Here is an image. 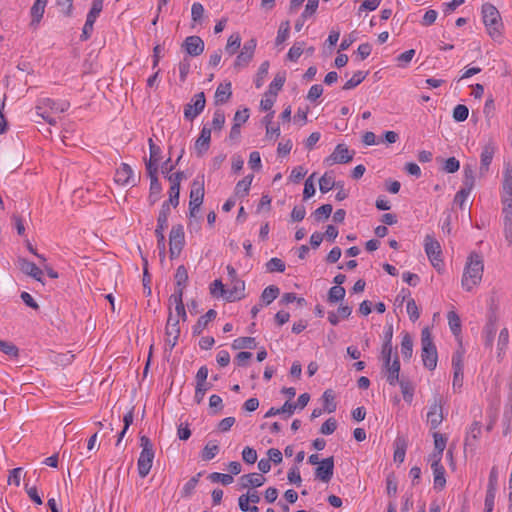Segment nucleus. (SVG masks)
Wrapping results in <instances>:
<instances>
[{"instance_id": "1", "label": "nucleus", "mask_w": 512, "mask_h": 512, "mask_svg": "<svg viewBox=\"0 0 512 512\" xmlns=\"http://www.w3.org/2000/svg\"><path fill=\"white\" fill-rule=\"evenodd\" d=\"M484 271L482 257L477 253H471L464 268L461 285L471 291L475 286L479 285Z\"/></svg>"}, {"instance_id": "2", "label": "nucleus", "mask_w": 512, "mask_h": 512, "mask_svg": "<svg viewBox=\"0 0 512 512\" xmlns=\"http://www.w3.org/2000/svg\"><path fill=\"white\" fill-rule=\"evenodd\" d=\"M422 361L423 365L429 370H434L437 366L438 355L433 343L429 328H424L421 332Z\"/></svg>"}, {"instance_id": "3", "label": "nucleus", "mask_w": 512, "mask_h": 512, "mask_svg": "<svg viewBox=\"0 0 512 512\" xmlns=\"http://www.w3.org/2000/svg\"><path fill=\"white\" fill-rule=\"evenodd\" d=\"M482 16L489 35L493 38L499 36L502 23L497 8L490 3L484 4L482 6Z\"/></svg>"}, {"instance_id": "4", "label": "nucleus", "mask_w": 512, "mask_h": 512, "mask_svg": "<svg viewBox=\"0 0 512 512\" xmlns=\"http://www.w3.org/2000/svg\"><path fill=\"white\" fill-rule=\"evenodd\" d=\"M444 450H435L431 455V468L434 475V487L436 489H443L446 484L445 469L442 466L441 458Z\"/></svg>"}, {"instance_id": "5", "label": "nucleus", "mask_w": 512, "mask_h": 512, "mask_svg": "<svg viewBox=\"0 0 512 512\" xmlns=\"http://www.w3.org/2000/svg\"><path fill=\"white\" fill-rule=\"evenodd\" d=\"M424 246H425V252L432 263V265L440 269L442 266V259H441V246L440 243L431 235H426L424 240Z\"/></svg>"}, {"instance_id": "6", "label": "nucleus", "mask_w": 512, "mask_h": 512, "mask_svg": "<svg viewBox=\"0 0 512 512\" xmlns=\"http://www.w3.org/2000/svg\"><path fill=\"white\" fill-rule=\"evenodd\" d=\"M169 246L170 258L178 257L184 246V229L182 225L172 227L169 235Z\"/></svg>"}, {"instance_id": "7", "label": "nucleus", "mask_w": 512, "mask_h": 512, "mask_svg": "<svg viewBox=\"0 0 512 512\" xmlns=\"http://www.w3.org/2000/svg\"><path fill=\"white\" fill-rule=\"evenodd\" d=\"M443 398L435 395L427 413V421L431 429H436L443 421Z\"/></svg>"}, {"instance_id": "8", "label": "nucleus", "mask_w": 512, "mask_h": 512, "mask_svg": "<svg viewBox=\"0 0 512 512\" xmlns=\"http://www.w3.org/2000/svg\"><path fill=\"white\" fill-rule=\"evenodd\" d=\"M206 99L204 92H199L184 107V116L188 120L196 118L205 108Z\"/></svg>"}, {"instance_id": "9", "label": "nucleus", "mask_w": 512, "mask_h": 512, "mask_svg": "<svg viewBox=\"0 0 512 512\" xmlns=\"http://www.w3.org/2000/svg\"><path fill=\"white\" fill-rule=\"evenodd\" d=\"M140 176L134 174L133 169L127 163H122L116 170L115 182L121 185L135 186Z\"/></svg>"}, {"instance_id": "10", "label": "nucleus", "mask_w": 512, "mask_h": 512, "mask_svg": "<svg viewBox=\"0 0 512 512\" xmlns=\"http://www.w3.org/2000/svg\"><path fill=\"white\" fill-rule=\"evenodd\" d=\"M255 48V39H250L249 41H247L242 47L241 52L236 57V60L234 62V68L240 69L242 67L247 66L254 56Z\"/></svg>"}, {"instance_id": "11", "label": "nucleus", "mask_w": 512, "mask_h": 512, "mask_svg": "<svg viewBox=\"0 0 512 512\" xmlns=\"http://www.w3.org/2000/svg\"><path fill=\"white\" fill-rule=\"evenodd\" d=\"M496 151V147L493 141H488L481 152L480 155V167L479 174L480 176H485L489 171V166L493 160L494 154Z\"/></svg>"}, {"instance_id": "12", "label": "nucleus", "mask_w": 512, "mask_h": 512, "mask_svg": "<svg viewBox=\"0 0 512 512\" xmlns=\"http://www.w3.org/2000/svg\"><path fill=\"white\" fill-rule=\"evenodd\" d=\"M166 344L170 347V350L176 345L180 335L179 320L172 322V310L169 307V315L165 329Z\"/></svg>"}, {"instance_id": "13", "label": "nucleus", "mask_w": 512, "mask_h": 512, "mask_svg": "<svg viewBox=\"0 0 512 512\" xmlns=\"http://www.w3.org/2000/svg\"><path fill=\"white\" fill-rule=\"evenodd\" d=\"M334 472V459L327 457L323 459L315 470V476L322 482H329Z\"/></svg>"}, {"instance_id": "14", "label": "nucleus", "mask_w": 512, "mask_h": 512, "mask_svg": "<svg viewBox=\"0 0 512 512\" xmlns=\"http://www.w3.org/2000/svg\"><path fill=\"white\" fill-rule=\"evenodd\" d=\"M154 457V450H141L137 461L138 473L141 478H145L149 474Z\"/></svg>"}, {"instance_id": "15", "label": "nucleus", "mask_w": 512, "mask_h": 512, "mask_svg": "<svg viewBox=\"0 0 512 512\" xmlns=\"http://www.w3.org/2000/svg\"><path fill=\"white\" fill-rule=\"evenodd\" d=\"M204 194H205L204 181L195 179L192 182V187H191L190 196H189L190 197L189 206L193 205V209H200V207L203 203Z\"/></svg>"}, {"instance_id": "16", "label": "nucleus", "mask_w": 512, "mask_h": 512, "mask_svg": "<svg viewBox=\"0 0 512 512\" xmlns=\"http://www.w3.org/2000/svg\"><path fill=\"white\" fill-rule=\"evenodd\" d=\"M353 155L354 152H350L346 145L338 144L326 161L330 163L344 164L352 161Z\"/></svg>"}, {"instance_id": "17", "label": "nucleus", "mask_w": 512, "mask_h": 512, "mask_svg": "<svg viewBox=\"0 0 512 512\" xmlns=\"http://www.w3.org/2000/svg\"><path fill=\"white\" fill-rule=\"evenodd\" d=\"M69 106V103L66 101L58 103L50 98H43L39 100L36 110L37 112H43L50 109L52 112L63 113L69 108Z\"/></svg>"}, {"instance_id": "18", "label": "nucleus", "mask_w": 512, "mask_h": 512, "mask_svg": "<svg viewBox=\"0 0 512 512\" xmlns=\"http://www.w3.org/2000/svg\"><path fill=\"white\" fill-rule=\"evenodd\" d=\"M182 47L190 56L196 57L203 53L204 41L199 36H189L184 40Z\"/></svg>"}, {"instance_id": "19", "label": "nucleus", "mask_w": 512, "mask_h": 512, "mask_svg": "<svg viewBox=\"0 0 512 512\" xmlns=\"http://www.w3.org/2000/svg\"><path fill=\"white\" fill-rule=\"evenodd\" d=\"M245 283L240 279H235L232 281V288L227 289L225 294H223V298L226 301L233 302L235 300H240L245 296Z\"/></svg>"}, {"instance_id": "20", "label": "nucleus", "mask_w": 512, "mask_h": 512, "mask_svg": "<svg viewBox=\"0 0 512 512\" xmlns=\"http://www.w3.org/2000/svg\"><path fill=\"white\" fill-rule=\"evenodd\" d=\"M383 371L386 376L387 382L391 386H395L397 382L401 379L399 378L400 374V361L398 359V356L396 355L392 363L389 365H383Z\"/></svg>"}, {"instance_id": "21", "label": "nucleus", "mask_w": 512, "mask_h": 512, "mask_svg": "<svg viewBox=\"0 0 512 512\" xmlns=\"http://www.w3.org/2000/svg\"><path fill=\"white\" fill-rule=\"evenodd\" d=\"M211 140V129L204 126L200 132V136L195 142V150L199 157L203 156L209 149Z\"/></svg>"}, {"instance_id": "22", "label": "nucleus", "mask_w": 512, "mask_h": 512, "mask_svg": "<svg viewBox=\"0 0 512 512\" xmlns=\"http://www.w3.org/2000/svg\"><path fill=\"white\" fill-rule=\"evenodd\" d=\"M48 0H36L30 9L31 22L30 26L37 28L41 22Z\"/></svg>"}, {"instance_id": "23", "label": "nucleus", "mask_w": 512, "mask_h": 512, "mask_svg": "<svg viewBox=\"0 0 512 512\" xmlns=\"http://www.w3.org/2000/svg\"><path fill=\"white\" fill-rule=\"evenodd\" d=\"M18 264H19L20 270L24 274L31 276L32 278H34L37 281H42V274H43L42 270L39 267H37L36 264L28 261L25 258H19Z\"/></svg>"}, {"instance_id": "24", "label": "nucleus", "mask_w": 512, "mask_h": 512, "mask_svg": "<svg viewBox=\"0 0 512 512\" xmlns=\"http://www.w3.org/2000/svg\"><path fill=\"white\" fill-rule=\"evenodd\" d=\"M265 477L261 474L257 473H249L242 475L240 477V485L242 488H249V487H260L264 484Z\"/></svg>"}, {"instance_id": "25", "label": "nucleus", "mask_w": 512, "mask_h": 512, "mask_svg": "<svg viewBox=\"0 0 512 512\" xmlns=\"http://www.w3.org/2000/svg\"><path fill=\"white\" fill-rule=\"evenodd\" d=\"M502 204L512 205V171L510 169L504 173Z\"/></svg>"}, {"instance_id": "26", "label": "nucleus", "mask_w": 512, "mask_h": 512, "mask_svg": "<svg viewBox=\"0 0 512 512\" xmlns=\"http://www.w3.org/2000/svg\"><path fill=\"white\" fill-rule=\"evenodd\" d=\"M504 234L508 244L512 243V205H503Z\"/></svg>"}, {"instance_id": "27", "label": "nucleus", "mask_w": 512, "mask_h": 512, "mask_svg": "<svg viewBox=\"0 0 512 512\" xmlns=\"http://www.w3.org/2000/svg\"><path fill=\"white\" fill-rule=\"evenodd\" d=\"M217 312L214 309H210L205 315L201 316L196 324L193 326V333L200 335L202 331L207 327L208 323L216 318Z\"/></svg>"}, {"instance_id": "28", "label": "nucleus", "mask_w": 512, "mask_h": 512, "mask_svg": "<svg viewBox=\"0 0 512 512\" xmlns=\"http://www.w3.org/2000/svg\"><path fill=\"white\" fill-rule=\"evenodd\" d=\"M171 208L169 207L168 202H164L161 206L158 219H157V227L155 232H164V230L168 226V217L170 215Z\"/></svg>"}, {"instance_id": "29", "label": "nucleus", "mask_w": 512, "mask_h": 512, "mask_svg": "<svg viewBox=\"0 0 512 512\" xmlns=\"http://www.w3.org/2000/svg\"><path fill=\"white\" fill-rule=\"evenodd\" d=\"M232 95L231 82L220 84L215 92V103H226Z\"/></svg>"}, {"instance_id": "30", "label": "nucleus", "mask_w": 512, "mask_h": 512, "mask_svg": "<svg viewBox=\"0 0 512 512\" xmlns=\"http://www.w3.org/2000/svg\"><path fill=\"white\" fill-rule=\"evenodd\" d=\"M397 384H399L401 388V392L403 395V398L406 402H411L414 395V385L412 382L404 377H402Z\"/></svg>"}, {"instance_id": "31", "label": "nucleus", "mask_w": 512, "mask_h": 512, "mask_svg": "<svg viewBox=\"0 0 512 512\" xmlns=\"http://www.w3.org/2000/svg\"><path fill=\"white\" fill-rule=\"evenodd\" d=\"M257 347V343L255 338L253 337H239L235 339L232 343V348L234 350L240 349H255Z\"/></svg>"}, {"instance_id": "32", "label": "nucleus", "mask_w": 512, "mask_h": 512, "mask_svg": "<svg viewBox=\"0 0 512 512\" xmlns=\"http://www.w3.org/2000/svg\"><path fill=\"white\" fill-rule=\"evenodd\" d=\"M463 172H464V178H463L462 189H465V190L471 192L475 185L474 169L472 168L471 165H465Z\"/></svg>"}, {"instance_id": "33", "label": "nucleus", "mask_w": 512, "mask_h": 512, "mask_svg": "<svg viewBox=\"0 0 512 512\" xmlns=\"http://www.w3.org/2000/svg\"><path fill=\"white\" fill-rule=\"evenodd\" d=\"M162 186L158 181V178L150 180V193L148 200L151 205H154L161 197Z\"/></svg>"}, {"instance_id": "34", "label": "nucleus", "mask_w": 512, "mask_h": 512, "mask_svg": "<svg viewBox=\"0 0 512 512\" xmlns=\"http://www.w3.org/2000/svg\"><path fill=\"white\" fill-rule=\"evenodd\" d=\"M253 180V175H248L242 180L238 181L235 187V194L239 197H245L250 189Z\"/></svg>"}, {"instance_id": "35", "label": "nucleus", "mask_w": 512, "mask_h": 512, "mask_svg": "<svg viewBox=\"0 0 512 512\" xmlns=\"http://www.w3.org/2000/svg\"><path fill=\"white\" fill-rule=\"evenodd\" d=\"M279 293H280V290L277 286L270 285L263 290V292L261 294V300L266 305H269L278 297Z\"/></svg>"}, {"instance_id": "36", "label": "nucleus", "mask_w": 512, "mask_h": 512, "mask_svg": "<svg viewBox=\"0 0 512 512\" xmlns=\"http://www.w3.org/2000/svg\"><path fill=\"white\" fill-rule=\"evenodd\" d=\"M368 75V72H364V71H357L356 73L353 74V76L344 84V86L342 87L343 90H351L353 88H355L356 86H358L360 83H362V81H364V79L366 78V76Z\"/></svg>"}, {"instance_id": "37", "label": "nucleus", "mask_w": 512, "mask_h": 512, "mask_svg": "<svg viewBox=\"0 0 512 512\" xmlns=\"http://www.w3.org/2000/svg\"><path fill=\"white\" fill-rule=\"evenodd\" d=\"M202 474V472H199L185 483L181 491L182 497H189L192 495Z\"/></svg>"}, {"instance_id": "38", "label": "nucleus", "mask_w": 512, "mask_h": 512, "mask_svg": "<svg viewBox=\"0 0 512 512\" xmlns=\"http://www.w3.org/2000/svg\"><path fill=\"white\" fill-rule=\"evenodd\" d=\"M340 182H335L333 177L329 176L327 173H325L320 179H319V188L322 193H327L331 189H333L335 186H338Z\"/></svg>"}, {"instance_id": "39", "label": "nucleus", "mask_w": 512, "mask_h": 512, "mask_svg": "<svg viewBox=\"0 0 512 512\" xmlns=\"http://www.w3.org/2000/svg\"><path fill=\"white\" fill-rule=\"evenodd\" d=\"M447 318H448L449 327H450L452 333L455 336H458L461 332V321H460L459 316L457 315L456 312L449 311Z\"/></svg>"}, {"instance_id": "40", "label": "nucleus", "mask_w": 512, "mask_h": 512, "mask_svg": "<svg viewBox=\"0 0 512 512\" xmlns=\"http://www.w3.org/2000/svg\"><path fill=\"white\" fill-rule=\"evenodd\" d=\"M241 46V37L239 34H232L228 40H227V44H226V47H225V51L229 54V55H233L236 53V51L240 48Z\"/></svg>"}, {"instance_id": "41", "label": "nucleus", "mask_w": 512, "mask_h": 512, "mask_svg": "<svg viewBox=\"0 0 512 512\" xmlns=\"http://www.w3.org/2000/svg\"><path fill=\"white\" fill-rule=\"evenodd\" d=\"M324 409L328 413H332L336 410V402L334 392L330 389L323 393Z\"/></svg>"}, {"instance_id": "42", "label": "nucleus", "mask_w": 512, "mask_h": 512, "mask_svg": "<svg viewBox=\"0 0 512 512\" xmlns=\"http://www.w3.org/2000/svg\"><path fill=\"white\" fill-rule=\"evenodd\" d=\"M401 353L405 359H410L413 353V342L407 333L402 338Z\"/></svg>"}, {"instance_id": "43", "label": "nucleus", "mask_w": 512, "mask_h": 512, "mask_svg": "<svg viewBox=\"0 0 512 512\" xmlns=\"http://www.w3.org/2000/svg\"><path fill=\"white\" fill-rule=\"evenodd\" d=\"M345 289L342 286H333L328 292V301L330 303H336L345 297Z\"/></svg>"}, {"instance_id": "44", "label": "nucleus", "mask_w": 512, "mask_h": 512, "mask_svg": "<svg viewBox=\"0 0 512 512\" xmlns=\"http://www.w3.org/2000/svg\"><path fill=\"white\" fill-rule=\"evenodd\" d=\"M0 351L13 358H17L19 356L18 347L8 341L0 340Z\"/></svg>"}, {"instance_id": "45", "label": "nucleus", "mask_w": 512, "mask_h": 512, "mask_svg": "<svg viewBox=\"0 0 512 512\" xmlns=\"http://www.w3.org/2000/svg\"><path fill=\"white\" fill-rule=\"evenodd\" d=\"M268 69H269V62L268 61H264L259 69H258V72L256 74V77H255V86L256 88H260L262 87L263 83H264V80L268 74Z\"/></svg>"}, {"instance_id": "46", "label": "nucleus", "mask_w": 512, "mask_h": 512, "mask_svg": "<svg viewBox=\"0 0 512 512\" xmlns=\"http://www.w3.org/2000/svg\"><path fill=\"white\" fill-rule=\"evenodd\" d=\"M285 83V76L277 74L274 78V80L269 85V91L266 95H274L276 96L278 91L282 89L283 85Z\"/></svg>"}, {"instance_id": "47", "label": "nucleus", "mask_w": 512, "mask_h": 512, "mask_svg": "<svg viewBox=\"0 0 512 512\" xmlns=\"http://www.w3.org/2000/svg\"><path fill=\"white\" fill-rule=\"evenodd\" d=\"M469 109L466 105L458 104L453 110V119L457 122H463L468 118Z\"/></svg>"}, {"instance_id": "48", "label": "nucleus", "mask_w": 512, "mask_h": 512, "mask_svg": "<svg viewBox=\"0 0 512 512\" xmlns=\"http://www.w3.org/2000/svg\"><path fill=\"white\" fill-rule=\"evenodd\" d=\"M481 433V428L477 422H474L470 430L467 434V437L465 439V445L466 446H473L475 445L474 441L477 439L478 435Z\"/></svg>"}, {"instance_id": "49", "label": "nucleus", "mask_w": 512, "mask_h": 512, "mask_svg": "<svg viewBox=\"0 0 512 512\" xmlns=\"http://www.w3.org/2000/svg\"><path fill=\"white\" fill-rule=\"evenodd\" d=\"M208 478L214 482V483H217V482H220L221 484L223 485H229L233 482V477L232 475L230 474H223V473H219V472H213L211 473Z\"/></svg>"}, {"instance_id": "50", "label": "nucleus", "mask_w": 512, "mask_h": 512, "mask_svg": "<svg viewBox=\"0 0 512 512\" xmlns=\"http://www.w3.org/2000/svg\"><path fill=\"white\" fill-rule=\"evenodd\" d=\"M176 286H186L188 282V271L184 265H180L175 273Z\"/></svg>"}, {"instance_id": "51", "label": "nucleus", "mask_w": 512, "mask_h": 512, "mask_svg": "<svg viewBox=\"0 0 512 512\" xmlns=\"http://www.w3.org/2000/svg\"><path fill=\"white\" fill-rule=\"evenodd\" d=\"M266 268L269 272H284L285 271V263L279 258H271L266 263Z\"/></svg>"}, {"instance_id": "52", "label": "nucleus", "mask_w": 512, "mask_h": 512, "mask_svg": "<svg viewBox=\"0 0 512 512\" xmlns=\"http://www.w3.org/2000/svg\"><path fill=\"white\" fill-rule=\"evenodd\" d=\"M332 205L331 204H324L322 206H320L319 208H317L315 211H314V217L316 219V221H321L323 219H327L330 214L332 213Z\"/></svg>"}, {"instance_id": "53", "label": "nucleus", "mask_w": 512, "mask_h": 512, "mask_svg": "<svg viewBox=\"0 0 512 512\" xmlns=\"http://www.w3.org/2000/svg\"><path fill=\"white\" fill-rule=\"evenodd\" d=\"M304 49V42H296L294 45L289 49L287 58L290 61H296L303 53Z\"/></svg>"}, {"instance_id": "54", "label": "nucleus", "mask_w": 512, "mask_h": 512, "mask_svg": "<svg viewBox=\"0 0 512 512\" xmlns=\"http://www.w3.org/2000/svg\"><path fill=\"white\" fill-rule=\"evenodd\" d=\"M315 173L311 174L305 181L304 190H303V199L307 200L315 194V186L313 178Z\"/></svg>"}, {"instance_id": "55", "label": "nucleus", "mask_w": 512, "mask_h": 512, "mask_svg": "<svg viewBox=\"0 0 512 512\" xmlns=\"http://www.w3.org/2000/svg\"><path fill=\"white\" fill-rule=\"evenodd\" d=\"M290 23L289 21L282 22L276 37V44L283 43L289 36Z\"/></svg>"}, {"instance_id": "56", "label": "nucleus", "mask_w": 512, "mask_h": 512, "mask_svg": "<svg viewBox=\"0 0 512 512\" xmlns=\"http://www.w3.org/2000/svg\"><path fill=\"white\" fill-rule=\"evenodd\" d=\"M486 334V345L491 346L493 343L494 336L496 334V322L490 319L485 326Z\"/></svg>"}, {"instance_id": "57", "label": "nucleus", "mask_w": 512, "mask_h": 512, "mask_svg": "<svg viewBox=\"0 0 512 512\" xmlns=\"http://www.w3.org/2000/svg\"><path fill=\"white\" fill-rule=\"evenodd\" d=\"M211 388L210 383H196L195 387V401L199 404L202 402L205 393Z\"/></svg>"}, {"instance_id": "58", "label": "nucleus", "mask_w": 512, "mask_h": 512, "mask_svg": "<svg viewBox=\"0 0 512 512\" xmlns=\"http://www.w3.org/2000/svg\"><path fill=\"white\" fill-rule=\"evenodd\" d=\"M386 491L389 496H395L397 493V481L394 473H390L386 477Z\"/></svg>"}, {"instance_id": "59", "label": "nucleus", "mask_w": 512, "mask_h": 512, "mask_svg": "<svg viewBox=\"0 0 512 512\" xmlns=\"http://www.w3.org/2000/svg\"><path fill=\"white\" fill-rule=\"evenodd\" d=\"M406 310L412 321H416L419 319L420 313L414 299H409L407 301Z\"/></svg>"}, {"instance_id": "60", "label": "nucleus", "mask_w": 512, "mask_h": 512, "mask_svg": "<svg viewBox=\"0 0 512 512\" xmlns=\"http://www.w3.org/2000/svg\"><path fill=\"white\" fill-rule=\"evenodd\" d=\"M337 428V421L331 417L327 419L321 426L320 432L325 435L332 434Z\"/></svg>"}, {"instance_id": "61", "label": "nucleus", "mask_w": 512, "mask_h": 512, "mask_svg": "<svg viewBox=\"0 0 512 512\" xmlns=\"http://www.w3.org/2000/svg\"><path fill=\"white\" fill-rule=\"evenodd\" d=\"M179 195H180V188L176 187L175 185L170 186L169 199L167 201L169 203V207L173 206L174 208H176L179 205Z\"/></svg>"}, {"instance_id": "62", "label": "nucleus", "mask_w": 512, "mask_h": 512, "mask_svg": "<svg viewBox=\"0 0 512 512\" xmlns=\"http://www.w3.org/2000/svg\"><path fill=\"white\" fill-rule=\"evenodd\" d=\"M323 93V87L322 85L320 84H315L313 86H311V88L309 89L308 91V94H307V100H309L310 102H315L318 98H320V96L322 95Z\"/></svg>"}, {"instance_id": "63", "label": "nucleus", "mask_w": 512, "mask_h": 512, "mask_svg": "<svg viewBox=\"0 0 512 512\" xmlns=\"http://www.w3.org/2000/svg\"><path fill=\"white\" fill-rule=\"evenodd\" d=\"M225 292H226V289L224 288V285L221 282V280H215L210 286V293L214 297H222L223 298V294H225Z\"/></svg>"}, {"instance_id": "64", "label": "nucleus", "mask_w": 512, "mask_h": 512, "mask_svg": "<svg viewBox=\"0 0 512 512\" xmlns=\"http://www.w3.org/2000/svg\"><path fill=\"white\" fill-rule=\"evenodd\" d=\"M460 163L455 157H450L445 161L443 169L447 173H455L459 170Z\"/></svg>"}]
</instances>
